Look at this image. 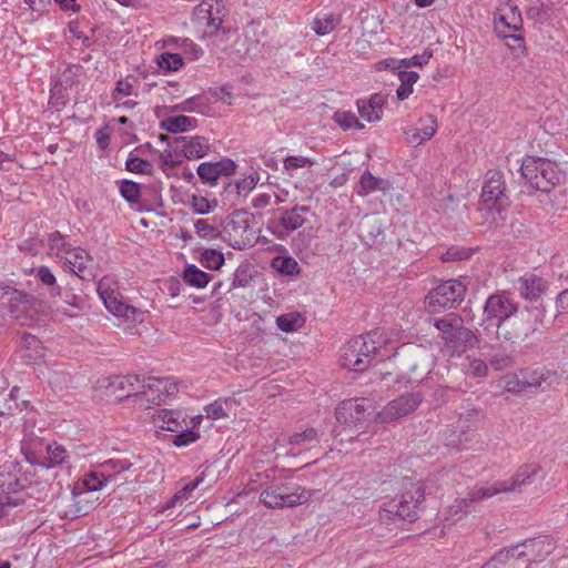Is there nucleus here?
I'll use <instances>...</instances> for the list:
<instances>
[{
	"mask_svg": "<svg viewBox=\"0 0 568 568\" xmlns=\"http://www.w3.org/2000/svg\"><path fill=\"white\" fill-rule=\"evenodd\" d=\"M320 442L317 429L311 427L302 432L294 433L288 437L290 452L297 455L316 446Z\"/></svg>",
	"mask_w": 568,
	"mask_h": 568,
	"instance_id": "obj_28",
	"label": "nucleus"
},
{
	"mask_svg": "<svg viewBox=\"0 0 568 568\" xmlns=\"http://www.w3.org/2000/svg\"><path fill=\"white\" fill-rule=\"evenodd\" d=\"M480 199L488 207L493 205L501 206L507 202L508 199L505 193V181L501 172H487V180L483 185Z\"/></svg>",
	"mask_w": 568,
	"mask_h": 568,
	"instance_id": "obj_18",
	"label": "nucleus"
},
{
	"mask_svg": "<svg viewBox=\"0 0 568 568\" xmlns=\"http://www.w3.org/2000/svg\"><path fill=\"white\" fill-rule=\"evenodd\" d=\"M184 282L196 288H204L211 281V276L195 265H187L183 272Z\"/></svg>",
	"mask_w": 568,
	"mask_h": 568,
	"instance_id": "obj_35",
	"label": "nucleus"
},
{
	"mask_svg": "<svg viewBox=\"0 0 568 568\" xmlns=\"http://www.w3.org/2000/svg\"><path fill=\"white\" fill-rule=\"evenodd\" d=\"M545 308L541 306H526L518 310L508 323L503 324L500 331H496L498 339L509 343L527 341L544 325Z\"/></svg>",
	"mask_w": 568,
	"mask_h": 568,
	"instance_id": "obj_2",
	"label": "nucleus"
},
{
	"mask_svg": "<svg viewBox=\"0 0 568 568\" xmlns=\"http://www.w3.org/2000/svg\"><path fill=\"white\" fill-rule=\"evenodd\" d=\"M513 559L511 552L508 548H503L497 551L481 568H506L509 560Z\"/></svg>",
	"mask_w": 568,
	"mask_h": 568,
	"instance_id": "obj_55",
	"label": "nucleus"
},
{
	"mask_svg": "<svg viewBox=\"0 0 568 568\" xmlns=\"http://www.w3.org/2000/svg\"><path fill=\"white\" fill-rule=\"evenodd\" d=\"M48 245L50 254L64 260L69 251L73 248L68 244L65 236L55 231L49 235Z\"/></svg>",
	"mask_w": 568,
	"mask_h": 568,
	"instance_id": "obj_42",
	"label": "nucleus"
},
{
	"mask_svg": "<svg viewBox=\"0 0 568 568\" xmlns=\"http://www.w3.org/2000/svg\"><path fill=\"white\" fill-rule=\"evenodd\" d=\"M424 396L420 392L405 393L395 399L390 400L377 414V418L382 423H390L402 418L417 409L422 404Z\"/></svg>",
	"mask_w": 568,
	"mask_h": 568,
	"instance_id": "obj_12",
	"label": "nucleus"
},
{
	"mask_svg": "<svg viewBox=\"0 0 568 568\" xmlns=\"http://www.w3.org/2000/svg\"><path fill=\"white\" fill-rule=\"evenodd\" d=\"M526 14L528 19L544 23L551 16V6L544 0H528Z\"/></svg>",
	"mask_w": 568,
	"mask_h": 568,
	"instance_id": "obj_33",
	"label": "nucleus"
},
{
	"mask_svg": "<svg viewBox=\"0 0 568 568\" xmlns=\"http://www.w3.org/2000/svg\"><path fill=\"white\" fill-rule=\"evenodd\" d=\"M500 493H505V485L501 480H496L490 484L475 486L467 495L469 496V500L474 504L491 498Z\"/></svg>",
	"mask_w": 568,
	"mask_h": 568,
	"instance_id": "obj_31",
	"label": "nucleus"
},
{
	"mask_svg": "<svg viewBox=\"0 0 568 568\" xmlns=\"http://www.w3.org/2000/svg\"><path fill=\"white\" fill-rule=\"evenodd\" d=\"M196 234L203 239H213L217 235V229L210 224L207 220H197L194 223Z\"/></svg>",
	"mask_w": 568,
	"mask_h": 568,
	"instance_id": "obj_62",
	"label": "nucleus"
},
{
	"mask_svg": "<svg viewBox=\"0 0 568 568\" xmlns=\"http://www.w3.org/2000/svg\"><path fill=\"white\" fill-rule=\"evenodd\" d=\"M497 36L506 41V45L511 51L514 58L519 59L526 52L525 40L521 34L505 33L500 27L497 29Z\"/></svg>",
	"mask_w": 568,
	"mask_h": 568,
	"instance_id": "obj_37",
	"label": "nucleus"
},
{
	"mask_svg": "<svg viewBox=\"0 0 568 568\" xmlns=\"http://www.w3.org/2000/svg\"><path fill=\"white\" fill-rule=\"evenodd\" d=\"M179 383L173 377H149L142 382V398L159 405L178 394Z\"/></svg>",
	"mask_w": 568,
	"mask_h": 568,
	"instance_id": "obj_14",
	"label": "nucleus"
},
{
	"mask_svg": "<svg viewBox=\"0 0 568 568\" xmlns=\"http://www.w3.org/2000/svg\"><path fill=\"white\" fill-rule=\"evenodd\" d=\"M196 126V119L186 115L169 116L161 122V128L166 132H185Z\"/></svg>",
	"mask_w": 568,
	"mask_h": 568,
	"instance_id": "obj_32",
	"label": "nucleus"
},
{
	"mask_svg": "<svg viewBox=\"0 0 568 568\" xmlns=\"http://www.w3.org/2000/svg\"><path fill=\"white\" fill-rule=\"evenodd\" d=\"M31 297L21 291L20 298L17 297L16 301H12L9 308L8 314L12 317L19 318L20 315L26 312L30 305Z\"/></svg>",
	"mask_w": 568,
	"mask_h": 568,
	"instance_id": "obj_56",
	"label": "nucleus"
},
{
	"mask_svg": "<svg viewBox=\"0 0 568 568\" xmlns=\"http://www.w3.org/2000/svg\"><path fill=\"white\" fill-rule=\"evenodd\" d=\"M97 291L106 310L114 316L123 317L129 322H142L143 313L130 305L119 292L114 278L110 275L98 282Z\"/></svg>",
	"mask_w": 568,
	"mask_h": 568,
	"instance_id": "obj_6",
	"label": "nucleus"
},
{
	"mask_svg": "<svg viewBox=\"0 0 568 568\" xmlns=\"http://www.w3.org/2000/svg\"><path fill=\"white\" fill-rule=\"evenodd\" d=\"M524 382L525 379L523 376H520V373L515 375H508L505 377L504 388L509 393H521L525 389H527L526 384Z\"/></svg>",
	"mask_w": 568,
	"mask_h": 568,
	"instance_id": "obj_60",
	"label": "nucleus"
},
{
	"mask_svg": "<svg viewBox=\"0 0 568 568\" xmlns=\"http://www.w3.org/2000/svg\"><path fill=\"white\" fill-rule=\"evenodd\" d=\"M209 104L207 99L202 94H196L185 99L172 108L175 112H197L202 113Z\"/></svg>",
	"mask_w": 568,
	"mask_h": 568,
	"instance_id": "obj_40",
	"label": "nucleus"
},
{
	"mask_svg": "<svg viewBox=\"0 0 568 568\" xmlns=\"http://www.w3.org/2000/svg\"><path fill=\"white\" fill-rule=\"evenodd\" d=\"M236 164L231 159H222L217 162H203L197 166L200 179L214 185L221 175H231L234 173Z\"/></svg>",
	"mask_w": 568,
	"mask_h": 568,
	"instance_id": "obj_21",
	"label": "nucleus"
},
{
	"mask_svg": "<svg viewBox=\"0 0 568 568\" xmlns=\"http://www.w3.org/2000/svg\"><path fill=\"white\" fill-rule=\"evenodd\" d=\"M376 332L356 336L349 339L342 348L339 363L342 367L364 372L372 362L373 355L378 349V343L374 339Z\"/></svg>",
	"mask_w": 568,
	"mask_h": 568,
	"instance_id": "obj_4",
	"label": "nucleus"
},
{
	"mask_svg": "<svg viewBox=\"0 0 568 568\" xmlns=\"http://www.w3.org/2000/svg\"><path fill=\"white\" fill-rule=\"evenodd\" d=\"M155 425L172 433L180 432L183 427H186L185 417L182 412L172 409H160L155 413L154 417Z\"/></svg>",
	"mask_w": 568,
	"mask_h": 568,
	"instance_id": "obj_27",
	"label": "nucleus"
},
{
	"mask_svg": "<svg viewBox=\"0 0 568 568\" xmlns=\"http://www.w3.org/2000/svg\"><path fill=\"white\" fill-rule=\"evenodd\" d=\"M339 18L334 13L317 17L312 22V30L320 37L331 33L339 23Z\"/></svg>",
	"mask_w": 568,
	"mask_h": 568,
	"instance_id": "obj_39",
	"label": "nucleus"
},
{
	"mask_svg": "<svg viewBox=\"0 0 568 568\" xmlns=\"http://www.w3.org/2000/svg\"><path fill=\"white\" fill-rule=\"evenodd\" d=\"M516 285L520 296L527 301H537L548 287L547 282L536 274H526L519 277Z\"/></svg>",
	"mask_w": 568,
	"mask_h": 568,
	"instance_id": "obj_23",
	"label": "nucleus"
},
{
	"mask_svg": "<svg viewBox=\"0 0 568 568\" xmlns=\"http://www.w3.org/2000/svg\"><path fill=\"white\" fill-rule=\"evenodd\" d=\"M517 313L518 304L506 291L489 295L483 307L484 321H495L496 331H500L503 324L508 323Z\"/></svg>",
	"mask_w": 568,
	"mask_h": 568,
	"instance_id": "obj_9",
	"label": "nucleus"
},
{
	"mask_svg": "<svg viewBox=\"0 0 568 568\" xmlns=\"http://www.w3.org/2000/svg\"><path fill=\"white\" fill-rule=\"evenodd\" d=\"M463 437L464 435H462L455 426L453 429H448L443 434L445 446L457 450L467 448L470 444L468 440H464Z\"/></svg>",
	"mask_w": 568,
	"mask_h": 568,
	"instance_id": "obj_53",
	"label": "nucleus"
},
{
	"mask_svg": "<svg viewBox=\"0 0 568 568\" xmlns=\"http://www.w3.org/2000/svg\"><path fill=\"white\" fill-rule=\"evenodd\" d=\"M462 323L463 318L459 315L449 313L444 317L434 318L433 325L442 333V338L445 343L455 328H457Z\"/></svg>",
	"mask_w": 568,
	"mask_h": 568,
	"instance_id": "obj_34",
	"label": "nucleus"
},
{
	"mask_svg": "<svg viewBox=\"0 0 568 568\" xmlns=\"http://www.w3.org/2000/svg\"><path fill=\"white\" fill-rule=\"evenodd\" d=\"M466 285L459 280H448L434 287L426 296L429 313H440L458 306L465 298Z\"/></svg>",
	"mask_w": 568,
	"mask_h": 568,
	"instance_id": "obj_7",
	"label": "nucleus"
},
{
	"mask_svg": "<svg viewBox=\"0 0 568 568\" xmlns=\"http://www.w3.org/2000/svg\"><path fill=\"white\" fill-rule=\"evenodd\" d=\"M235 404V400L233 398H219L214 400L213 403L206 405L204 407V412L206 414V417L212 419H220L227 417V410H230L233 405Z\"/></svg>",
	"mask_w": 568,
	"mask_h": 568,
	"instance_id": "obj_36",
	"label": "nucleus"
},
{
	"mask_svg": "<svg viewBox=\"0 0 568 568\" xmlns=\"http://www.w3.org/2000/svg\"><path fill=\"white\" fill-rule=\"evenodd\" d=\"M199 19L206 20V26L217 31L226 14L224 0H203L195 9Z\"/></svg>",
	"mask_w": 568,
	"mask_h": 568,
	"instance_id": "obj_20",
	"label": "nucleus"
},
{
	"mask_svg": "<svg viewBox=\"0 0 568 568\" xmlns=\"http://www.w3.org/2000/svg\"><path fill=\"white\" fill-rule=\"evenodd\" d=\"M203 480H204V475L202 474V475L197 476L191 483L184 485L178 493H175V495L171 499L170 505H168V506L169 507L173 506L178 500L187 499L190 494L194 489H196L203 483Z\"/></svg>",
	"mask_w": 568,
	"mask_h": 568,
	"instance_id": "obj_57",
	"label": "nucleus"
},
{
	"mask_svg": "<svg viewBox=\"0 0 568 568\" xmlns=\"http://www.w3.org/2000/svg\"><path fill=\"white\" fill-rule=\"evenodd\" d=\"M201 264L210 270H219L224 264V255L214 248H206L201 253Z\"/></svg>",
	"mask_w": 568,
	"mask_h": 568,
	"instance_id": "obj_48",
	"label": "nucleus"
},
{
	"mask_svg": "<svg viewBox=\"0 0 568 568\" xmlns=\"http://www.w3.org/2000/svg\"><path fill=\"white\" fill-rule=\"evenodd\" d=\"M333 120L337 123L344 131L355 129L363 130L365 125L358 121L356 115L351 111H336L333 114Z\"/></svg>",
	"mask_w": 568,
	"mask_h": 568,
	"instance_id": "obj_46",
	"label": "nucleus"
},
{
	"mask_svg": "<svg viewBox=\"0 0 568 568\" xmlns=\"http://www.w3.org/2000/svg\"><path fill=\"white\" fill-rule=\"evenodd\" d=\"M120 194L129 203H138L141 197V186L136 182L124 180L120 185Z\"/></svg>",
	"mask_w": 568,
	"mask_h": 568,
	"instance_id": "obj_52",
	"label": "nucleus"
},
{
	"mask_svg": "<svg viewBox=\"0 0 568 568\" xmlns=\"http://www.w3.org/2000/svg\"><path fill=\"white\" fill-rule=\"evenodd\" d=\"M389 189V182L382 178L374 176L368 170H366L358 182L356 190L357 195L364 197L376 191H387Z\"/></svg>",
	"mask_w": 568,
	"mask_h": 568,
	"instance_id": "obj_29",
	"label": "nucleus"
},
{
	"mask_svg": "<svg viewBox=\"0 0 568 568\" xmlns=\"http://www.w3.org/2000/svg\"><path fill=\"white\" fill-rule=\"evenodd\" d=\"M310 211L308 206L298 204L291 209L278 207L274 212L275 215L267 220L266 230L277 240H285L305 224V215Z\"/></svg>",
	"mask_w": 568,
	"mask_h": 568,
	"instance_id": "obj_8",
	"label": "nucleus"
},
{
	"mask_svg": "<svg viewBox=\"0 0 568 568\" xmlns=\"http://www.w3.org/2000/svg\"><path fill=\"white\" fill-rule=\"evenodd\" d=\"M69 458L67 449L62 445H48L47 457L43 460L37 458L27 457L30 464H38L44 468H54L62 465Z\"/></svg>",
	"mask_w": 568,
	"mask_h": 568,
	"instance_id": "obj_30",
	"label": "nucleus"
},
{
	"mask_svg": "<svg viewBox=\"0 0 568 568\" xmlns=\"http://www.w3.org/2000/svg\"><path fill=\"white\" fill-rule=\"evenodd\" d=\"M473 253L474 248L453 245L442 253L440 258L444 262L465 261L470 258Z\"/></svg>",
	"mask_w": 568,
	"mask_h": 568,
	"instance_id": "obj_50",
	"label": "nucleus"
},
{
	"mask_svg": "<svg viewBox=\"0 0 568 568\" xmlns=\"http://www.w3.org/2000/svg\"><path fill=\"white\" fill-rule=\"evenodd\" d=\"M20 296H21V291L17 290L14 287L8 286L6 294H3L1 302H0V315L7 316L8 308L10 306L11 302L16 301L17 297L20 298Z\"/></svg>",
	"mask_w": 568,
	"mask_h": 568,
	"instance_id": "obj_63",
	"label": "nucleus"
},
{
	"mask_svg": "<svg viewBox=\"0 0 568 568\" xmlns=\"http://www.w3.org/2000/svg\"><path fill=\"white\" fill-rule=\"evenodd\" d=\"M304 317L297 312L283 314L276 318L277 327L286 333L297 331L304 325Z\"/></svg>",
	"mask_w": 568,
	"mask_h": 568,
	"instance_id": "obj_41",
	"label": "nucleus"
},
{
	"mask_svg": "<svg viewBox=\"0 0 568 568\" xmlns=\"http://www.w3.org/2000/svg\"><path fill=\"white\" fill-rule=\"evenodd\" d=\"M479 424L480 412L476 408H470L459 415L455 427L464 435L463 439L471 444L477 437Z\"/></svg>",
	"mask_w": 568,
	"mask_h": 568,
	"instance_id": "obj_26",
	"label": "nucleus"
},
{
	"mask_svg": "<svg viewBox=\"0 0 568 568\" xmlns=\"http://www.w3.org/2000/svg\"><path fill=\"white\" fill-rule=\"evenodd\" d=\"M520 376L525 379L526 388H540L545 390L547 387L559 383L558 374L545 368L524 369L520 371Z\"/></svg>",
	"mask_w": 568,
	"mask_h": 568,
	"instance_id": "obj_24",
	"label": "nucleus"
},
{
	"mask_svg": "<svg viewBox=\"0 0 568 568\" xmlns=\"http://www.w3.org/2000/svg\"><path fill=\"white\" fill-rule=\"evenodd\" d=\"M64 263L83 281H92L97 277L98 266L94 260L81 247L69 251L64 256Z\"/></svg>",
	"mask_w": 568,
	"mask_h": 568,
	"instance_id": "obj_15",
	"label": "nucleus"
},
{
	"mask_svg": "<svg viewBox=\"0 0 568 568\" xmlns=\"http://www.w3.org/2000/svg\"><path fill=\"white\" fill-rule=\"evenodd\" d=\"M178 433L179 434L173 438V444L178 447L187 446L192 443H195L200 437L197 433L190 429H184V427Z\"/></svg>",
	"mask_w": 568,
	"mask_h": 568,
	"instance_id": "obj_61",
	"label": "nucleus"
},
{
	"mask_svg": "<svg viewBox=\"0 0 568 568\" xmlns=\"http://www.w3.org/2000/svg\"><path fill=\"white\" fill-rule=\"evenodd\" d=\"M125 169L129 172L136 173V174L153 175V173H154V168H153L152 163L134 155L132 152L129 154V156L126 159Z\"/></svg>",
	"mask_w": 568,
	"mask_h": 568,
	"instance_id": "obj_45",
	"label": "nucleus"
},
{
	"mask_svg": "<svg viewBox=\"0 0 568 568\" xmlns=\"http://www.w3.org/2000/svg\"><path fill=\"white\" fill-rule=\"evenodd\" d=\"M520 172L532 189L541 192L552 190L560 178L557 164L545 158L526 156Z\"/></svg>",
	"mask_w": 568,
	"mask_h": 568,
	"instance_id": "obj_5",
	"label": "nucleus"
},
{
	"mask_svg": "<svg viewBox=\"0 0 568 568\" xmlns=\"http://www.w3.org/2000/svg\"><path fill=\"white\" fill-rule=\"evenodd\" d=\"M312 494L292 480H274L260 494V501L267 508H292L305 504Z\"/></svg>",
	"mask_w": 568,
	"mask_h": 568,
	"instance_id": "obj_3",
	"label": "nucleus"
},
{
	"mask_svg": "<svg viewBox=\"0 0 568 568\" xmlns=\"http://www.w3.org/2000/svg\"><path fill=\"white\" fill-rule=\"evenodd\" d=\"M430 58H432V52L424 51L422 54H416L409 59L402 60V63L405 67H410V65L423 67L429 62Z\"/></svg>",
	"mask_w": 568,
	"mask_h": 568,
	"instance_id": "obj_64",
	"label": "nucleus"
},
{
	"mask_svg": "<svg viewBox=\"0 0 568 568\" xmlns=\"http://www.w3.org/2000/svg\"><path fill=\"white\" fill-rule=\"evenodd\" d=\"M500 27V29L505 33H516L521 29L523 20L520 12L515 7L511 9V22H508V18L505 16H500L499 20L495 22V32L497 33V29Z\"/></svg>",
	"mask_w": 568,
	"mask_h": 568,
	"instance_id": "obj_43",
	"label": "nucleus"
},
{
	"mask_svg": "<svg viewBox=\"0 0 568 568\" xmlns=\"http://www.w3.org/2000/svg\"><path fill=\"white\" fill-rule=\"evenodd\" d=\"M272 267L283 275H294L300 271L297 261L292 256H275L272 260Z\"/></svg>",
	"mask_w": 568,
	"mask_h": 568,
	"instance_id": "obj_44",
	"label": "nucleus"
},
{
	"mask_svg": "<svg viewBox=\"0 0 568 568\" xmlns=\"http://www.w3.org/2000/svg\"><path fill=\"white\" fill-rule=\"evenodd\" d=\"M156 63L160 69L170 72L180 70L184 60L179 53L163 52L156 58Z\"/></svg>",
	"mask_w": 568,
	"mask_h": 568,
	"instance_id": "obj_47",
	"label": "nucleus"
},
{
	"mask_svg": "<svg viewBox=\"0 0 568 568\" xmlns=\"http://www.w3.org/2000/svg\"><path fill=\"white\" fill-rule=\"evenodd\" d=\"M385 98L381 93L372 94L367 100H357L356 105L362 119L367 122L379 121L383 115Z\"/></svg>",
	"mask_w": 568,
	"mask_h": 568,
	"instance_id": "obj_25",
	"label": "nucleus"
},
{
	"mask_svg": "<svg viewBox=\"0 0 568 568\" xmlns=\"http://www.w3.org/2000/svg\"><path fill=\"white\" fill-rule=\"evenodd\" d=\"M113 480V475L106 474L105 471L94 470L90 471L82 478L81 483H79L74 490L72 491V496L74 499V504L77 506V511L80 514H88L91 508H93V504L82 505L84 501V497L87 494L92 491L101 490L108 483Z\"/></svg>",
	"mask_w": 568,
	"mask_h": 568,
	"instance_id": "obj_11",
	"label": "nucleus"
},
{
	"mask_svg": "<svg viewBox=\"0 0 568 568\" xmlns=\"http://www.w3.org/2000/svg\"><path fill=\"white\" fill-rule=\"evenodd\" d=\"M252 274L248 264H241L233 274L231 287H247L251 284Z\"/></svg>",
	"mask_w": 568,
	"mask_h": 568,
	"instance_id": "obj_54",
	"label": "nucleus"
},
{
	"mask_svg": "<svg viewBox=\"0 0 568 568\" xmlns=\"http://www.w3.org/2000/svg\"><path fill=\"white\" fill-rule=\"evenodd\" d=\"M419 125L422 138L427 141L436 133L437 120L433 115H426L419 119Z\"/></svg>",
	"mask_w": 568,
	"mask_h": 568,
	"instance_id": "obj_59",
	"label": "nucleus"
},
{
	"mask_svg": "<svg viewBox=\"0 0 568 568\" xmlns=\"http://www.w3.org/2000/svg\"><path fill=\"white\" fill-rule=\"evenodd\" d=\"M142 382L143 379L136 374L116 375L109 378L106 389L119 400L131 396L142 398Z\"/></svg>",
	"mask_w": 568,
	"mask_h": 568,
	"instance_id": "obj_16",
	"label": "nucleus"
},
{
	"mask_svg": "<svg viewBox=\"0 0 568 568\" xmlns=\"http://www.w3.org/2000/svg\"><path fill=\"white\" fill-rule=\"evenodd\" d=\"M372 403L367 398L345 399L335 409L338 423L347 426H356L368 419L372 412Z\"/></svg>",
	"mask_w": 568,
	"mask_h": 568,
	"instance_id": "obj_13",
	"label": "nucleus"
},
{
	"mask_svg": "<svg viewBox=\"0 0 568 568\" xmlns=\"http://www.w3.org/2000/svg\"><path fill=\"white\" fill-rule=\"evenodd\" d=\"M555 541L547 536L526 539L523 542L508 547L509 551L511 552L513 560L520 558L528 559L529 565L527 568H530L532 562L542 561L555 550Z\"/></svg>",
	"mask_w": 568,
	"mask_h": 568,
	"instance_id": "obj_10",
	"label": "nucleus"
},
{
	"mask_svg": "<svg viewBox=\"0 0 568 568\" xmlns=\"http://www.w3.org/2000/svg\"><path fill=\"white\" fill-rule=\"evenodd\" d=\"M36 278L45 287H48L51 296L61 295V287L57 283V278L49 266H39L36 271Z\"/></svg>",
	"mask_w": 568,
	"mask_h": 568,
	"instance_id": "obj_38",
	"label": "nucleus"
},
{
	"mask_svg": "<svg viewBox=\"0 0 568 568\" xmlns=\"http://www.w3.org/2000/svg\"><path fill=\"white\" fill-rule=\"evenodd\" d=\"M132 466L133 464L129 459L111 458L102 463L100 469L114 477L115 475L129 470Z\"/></svg>",
	"mask_w": 568,
	"mask_h": 568,
	"instance_id": "obj_51",
	"label": "nucleus"
},
{
	"mask_svg": "<svg viewBox=\"0 0 568 568\" xmlns=\"http://www.w3.org/2000/svg\"><path fill=\"white\" fill-rule=\"evenodd\" d=\"M174 152L183 154L189 160H196L209 154L210 143L200 135L179 136L174 140Z\"/></svg>",
	"mask_w": 568,
	"mask_h": 568,
	"instance_id": "obj_19",
	"label": "nucleus"
},
{
	"mask_svg": "<svg viewBox=\"0 0 568 568\" xmlns=\"http://www.w3.org/2000/svg\"><path fill=\"white\" fill-rule=\"evenodd\" d=\"M544 476L539 464L529 463L519 466L510 479L501 480V483L505 485V493H521L527 486L537 479H542Z\"/></svg>",
	"mask_w": 568,
	"mask_h": 568,
	"instance_id": "obj_17",
	"label": "nucleus"
},
{
	"mask_svg": "<svg viewBox=\"0 0 568 568\" xmlns=\"http://www.w3.org/2000/svg\"><path fill=\"white\" fill-rule=\"evenodd\" d=\"M478 343L475 333L462 324L445 341L444 345L452 351V354L462 355L468 348H473Z\"/></svg>",
	"mask_w": 568,
	"mask_h": 568,
	"instance_id": "obj_22",
	"label": "nucleus"
},
{
	"mask_svg": "<svg viewBox=\"0 0 568 568\" xmlns=\"http://www.w3.org/2000/svg\"><path fill=\"white\" fill-rule=\"evenodd\" d=\"M403 487L402 494L383 504L379 510L382 523L388 525L392 519L413 523L418 518L425 500V487L420 481L412 480L404 481Z\"/></svg>",
	"mask_w": 568,
	"mask_h": 568,
	"instance_id": "obj_1",
	"label": "nucleus"
},
{
	"mask_svg": "<svg viewBox=\"0 0 568 568\" xmlns=\"http://www.w3.org/2000/svg\"><path fill=\"white\" fill-rule=\"evenodd\" d=\"M313 159L302 155H290L284 159V170L290 176H294L297 169L311 168L314 165Z\"/></svg>",
	"mask_w": 568,
	"mask_h": 568,
	"instance_id": "obj_49",
	"label": "nucleus"
},
{
	"mask_svg": "<svg viewBox=\"0 0 568 568\" xmlns=\"http://www.w3.org/2000/svg\"><path fill=\"white\" fill-rule=\"evenodd\" d=\"M467 359H468V365L464 369L467 375L473 376V377L486 376V374L488 372V366L483 359H479V358L470 359L469 357Z\"/></svg>",
	"mask_w": 568,
	"mask_h": 568,
	"instance_id": "obj_58",
	"label": "nucleus"
}]
</instances>
